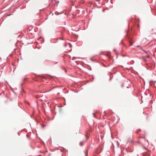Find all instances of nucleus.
Wrapping results in <instances>:
<instances>
[{"mask_svg":"<svg viewBox=\"0 0 156 156\" xmlns=\"http://www.w3.org/2000/svg\"><path fill=\"white\" fill-rule=\"evenodd\" d=\"M87 155H88V153H87H87H86L85 154V155H86V156H87Z\"/></svg>","mask_w":156,"mask_h":156,"instance_id":"5","label":"nucleus"},{"mask_svg":"<svg viewBox=\"0 0 156 156\" xmlns=\"http://www.w3.org/2000/svg\"><path fill=\"white\" fill-rule=\"evenodd\" d=\"M150 57L149 55H147L146 56V57L149 58Z\"/></svg>","mask_w":156,"mask_h":156,"instance_id":"4","label":"nucleus"},{"mask_svg":"<svg viewBox=\"0 0 156 156\" xmlns=\"http://www.w3.org/2000/svg\"><path fill=\"white\" fill-rule=\"evenodd\" d=\"M143 156H149V154L147 152H145L143 153Z\"/></svg>","mask_w":156,"mask_h":156,"instance_id":"1","label":"nucleus"},{"mask_svg":"<svg viewBox=\"0 0 156 156\" xmlns=\"http://www.w3.org/2000/svg\"><path fill=\"white\" fill-rule=\"evenodd\" d=\"M144 60H145V58H144Z\"/></svg>","mask_w":156,"mask_h":156,"instance_id":"6","label":"nucleus"},{"mask_svg":"<svg viewBox=\"0 0 156 156\" xmlns=\"http://www.w3.org/2000/svg\"><path fill=\"white\" fill-rule=\"evenodd\" d=\"M140 131V129H139V130H136V133H138L139 132V131Z\"/></svg>","mask_w":156,"mask_h":156,"instance_id":"2","label":"nucleus"},{"mask_svg":"<svg viewBox=\"0 0 156 156\" xmlns=\"http://www.w3.org/2000/svg\"><path fill=\"white\" fill-rule=\"evenodd\" d=\"M142 50H143L144 51V52L146 53L147 54V51H145L144 50V49H142Z\"/></svg>","mask_w":156,"mask_h":156,"instance_id":"3","label":"nucleus"}]
</instances>
